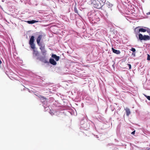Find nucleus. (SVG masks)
I'll use <instances>...</instances> for the list:
<instances>
[{
  "mask_svg": "<svg viewBox=\"0 0 150 150\" xmlns=\"http://www.w3.org/2000/svg\"><path fill=\"white\" fill-rule=\"evenodd\" d=\"M135 132V131H133V132H132L131 134H134Z\"/></svg>",
  "mask_w": 150,
  "mask_h": 150,
  "instance_id": "26",
  "label": "nucleus"
},
{
  "mask_svg": "<svg viewBox=\"0 0 150 150\" xmlns=\"http://www.w3.org/2000/svg\"><path fill=\"white\" fill-rule=\"evenodd\" d=\"M132 54L134 55V56H135V52H133V53H132Z\"/></svg>",
  "mask_w": 150,
  "mask_h": 150,
  "instance_id": "28",
  "label": "nucleus"
},
{
  "mask_svg": "<svg viewBox=\"0 0 150 150\" xmlns=\"http://www.w3.org/2000/svg\"><path fill=\"white\" fill-rule=\"evenodd\" d=\"M42 36V35H39L36 39L37 44L40 47L44 45H43L42 43L40 42Z\"/></svg>",
  "mask_w": 150,
  "mask_h": 150,
  "instance_id": "5",
  "label": "nucleus"
},
{
  "mask_svg": "<svg viewBox=\"0 0 150 150\" xmlns=\"http://www.w3.org/2000/svg\"><path fill=\"white\" fill-rule=\"evenodd\" d=\"M49 62L51 64L54 65H55L57 64V62L53 59L50 58L49 60Z\"/></svg>",
  "mask_w": 150,
  "mask_h": 150,
  "instance_id": "10",
  "label": "nucleus"
},
{
  "mask_svg": "<svg viewBox=\"0 0 150 150\" xmlns=\"http://www.w3.org/2000/svg\"><path fill=\"white\" fill-rule=\"evenodd\" d=\"M42 98H43L44 99H46V98H45L44 97H42Z\"/></svg>",
  "mask_w": 150,
  "mask_h": 150,
  "instance_id": "30",
  "label": "nucleus"
},
{
  "mask_svg": "<svg viewBox=\"0 0 150 150\" xmlns=\"http://www.w3.org/2000/svg\"><path fill=\"white\" fill-rule=\"evenodd\" d=\"M74 11L75 13H77L78 15H79L78 13V11L76 6H75L74 7Z\"/></svg>",
  "mask_w": 150,
  "mask_h": 150,
  "instance_id": "17",
  "label": "nucleus"
},
{
  "mask_svg": "<svg viewBox=\"0 0 150 150\" xmlns=\"http://www.w3.org/2000/svg\"><path fill=\"white\" fill-rule=\"evenodd\" d=\"M128 65L129 67V69H130L131 68V66L130 64H128Z\"/></svg>",
  "mask_w": 150,
  "mask_h": 150,
  "instance_id": "24",
  "label": "nucleus"
},
{
  "mask_svg": "<svg viewBox=\"0 0 150 150\" xmlns=\"http://www.w3.org/2000/svg\"><path fill=\"white\" fill-rule=\"evenodd\" d=\"M50 113L52 115L54 114L52 112L51 110H50Z\"/></svg>",
  "mask_w": 150,
  "mask_h": 150,
  "instance_id": "23",
  "label": "nucleus"
},
{
  "mask_svg": "<svg viewBox=\"0 0 150 150\" xmlns=\"http://www.w3.org/2000/svg\"><path fill=\"white\" fill-rule=\"evenodd\" d=\"M146 31V29H144L143 28L138 29L137 28H136L135 29V32L136 36L137 37V35L139 34L140 32H145Z\"/></svg>",
  "mask_w": 150,
  "mask_h": 150,
  "instance_id": "4",
  "label": "nucleus"
},
{
  "mask_svg": "<svg viewBox=\"0 0 150 150\" xmlns=\"http://www.w3.org/2000/svg\"><path fill=\"white\" fill-rule=\"evenodd\" d=\"M139 39L141 40H150V36L147 35H144V36L141 34H139Z\"/></svg>",
  "mask_w": 150,
  "mask_h": 150,
  "instance_id": "2",
  "label": "nucleus"
},
{
  "mask_svg": "<svg viewBox=\"0 0 150 150\" xmlns=\"http://www.w3.org/2000/svg\"><path fill=\"white\" fill-rule=\"evenodd\" d=\"M27 22L29 24H32L36 23L38 22V21H36L35 20H32L31 21H27Z\"/></svg>",
  "mask_w": 150,
  "mask_h": 150,
  "instance_id": "11",
  "label": "nucleus"
},
{
  "mask_svg": "<svg viewBox=\"0 0 150 150\" xmlns=\"http://www.w3.org/2000/svg\"><path fill=\"white\" fill-rule=\"evenodd\" d=\"M96 137L98 138V137L97 136H96Z\"/></svg>",
  "mask_w": 150,
  "mask_h": 150,
  "instance_id": "32",
  "label": "nucleus"
},
{
  "mask_svg": "<svg viewBox=\"0 0 150 150\" xmlns=\"http://www.w3.org/2000/svg\"><path fill=\"white\" fill-rule=\"evenodd\" d=\"M2 1L4 2V1H3V0H2Z\"/></svg>",
  "mask_w": 150,
  "mask_h": 150,
  "instance_id": "33",
  "label": "nucleus"
},
{
  "mask_svg": "<svg viewBox=\"0 0 150 150\" xmlns=\"http://www.w3.org/2000/svg\"><path fill=\"white\" fill-rule=\"evenodd\" d=\"M147 150H150V148L148 149Z\"/></svg>",
  "mask_w": 150,
  "mask_h": 150,
  "instance_id": "31",
  "label": "nucleus"
},
{
  "mask_svg": "<svg viewBox=\"0 0 150 150\" xmlns=\"http://www.w3.org/2000/svg\"><path fill=\"white\" fill-rule=\"evenodd\" d=\"M30 45L31 48L33 49V50L35 49V45L34 43H29Z\"/></svg>",
  "mask_w": 150,
  "mask_h": 150,
  "instance_id": "14",
  "label": "nucleus"
},
{
  "mask_svg": "<svg viewBox=\"0 0 150 150\" xmlns=\"http://www.w3.org/2000/svg\"><path fill=\"white\" fill-rule=\"evenodd\" d=\"M147 28V29H146V31H147V32L149 33V34L150 36V29H149L148 28Z\"/></svg>",
  "mask_w": 150,
  "mask_h": 150,
  "instance_id": "21",
  "label": "nucleus"
},
{
  "mask_svg": "<svg viewBox=\"0 0 150 150\" xmlns=\"http://www.w3.org/2000/svg\"><path fill=\"white\" fill-rule=\"evenodd\" d=\"M125 110L126 111V115L128 116L131 113L130 109L127 108H126Z\"/></svg>",
  "mask_w": 150,
  "mask_h": 150,
  "instance_id": "12",
  "label": "nucleus"
},
{
  "mask_svg": "<svg viewBox=\"0 0 150 150\" xmlns=\"http://www.w3.org/2000/svg\"><path fill=\"white\" fill-rule=\"evenodd\" d=\"M39 53L35 49L33 50V57H37V59H39L40 61H43L41 58H40L39 56Z\"/></svg>",
  "mask_w": 150,
  "mask_h": 150,
  "instance_id": "3",
  "label": "nucleus"
},
{
  "mask_svg": "<svg viewBox=\"0 0 150 150\" xmlns=\"http://www.w3.org/2000/svg\"><path fill=\"white\" fill-rule=\"evenodd\" d=\"M130 50L132 51V52H135L136 51L135 49L134 48H133V47H131V49H130Z\"/></svg>",
  "mask_w": 150,
  "mask_h": 150,
  "instance_id": "18",
  "label": "nucleus"
},
{
  "mask_svg": "<svg viewBox=\"0 0 150 150\" xmlns=\"http://www.w3.org/2000/svg\"><path fill=\"white\" fill-rule=\"evenodd\" d=\"M113 52L116 54H119L120 53V52L119 50H116L114 49L113 47L112 48Z\"/></svg>",
  "mask_w": 150,
  "mask_h": 150,
  "instance_id": "9",
  "label": "nucleus"
},
{
  "mask_svg": "<svg viewBox=\"0 0 150 150\" xmlns=\"http://www.w3.org/2000/svg\"><path fill=\"white\" fill-rule=\"evenodd\" d=\"M34 37L33 36H32L30 40L29 43H34Z\"/></svg>",
  "mask_w": 150,
  "mask_h": 150,
  "instance_id": "13",
  "label": "nucleus"
},
{
  "mask_svg": "<svg viewBox=\"0 0 150 150\" xmlns=\"http://www.w3.org/2000/svg\"><path fill=\"white\" fill-rule=\"evenodd\" d=\"M101 2V4L102 5V6H103V5L104 4V3L106 1L105 0H99Z\"/></svg>",
  "mask_w": 150,
  "mask_h": 150,
  "instance_id": "16",
  "label": "nucleus"
},
{
  "mask_svg": "<svg viewBox=\"0 0 150 150\" xmlns=\"http://www.w3.org/2000/svg\"><path fill=\"white\" fill-rule=\"evenodd\" d=\"M52 57L56 61H59L60 59V57L59 56H58L55 54H52Z\"/></svg>",
  "mask_w": 150,
  "mask_h": 150,
  "instance_id": "8",
  "label": "nucleus"
},
{
  "mask_svg": "<svg viewBox=\"0 0 150 150\" xmlns=\"http://www.w3.org/2000/svg\"><path fill=\"white\" fill-rule=\"evenodd\" d=\"M41 52L43 55H45L46 54V51L45 50V49L41 50Z\"/></svg>",
  "mask_w": 150,
  "mask_h": 150,
  "instance_id": "15",
  "label": "nucleus"
},
{
  "mask_svg": "<svg viewBox=\"0 0 150 150\" xmlns=\"http://www.w3.org/2000/svg\"><path fill=\"white\" fill-rule=\"evenodd\" d=\"M146 14L148 15H150V12H149L148 13H147Z\"/></svg>",
  "mask_w": 150,
  "mask_h": 150,
  "instance_id": "29",
  "label": "nucleus"
},
{
  "mask_svg": "<svg viewBox=\"0 0 150 150\" xmlns=\"http://www.w3.org/2000/svg\"><path fill=\"white\" fill-rule=\"evenodd\" d=\"M147 60L150 61V55L148 54L147 55Z\"/></svg>",
  "mask_w": 150,
  "mask_h": 150,
  "instance_id": "22",
  "label": "nucleus"
},
{
  "mask_svg": "<svg viewBox=\"0 0 150 150\" xmlns=\"http://www.w3.org/2000/svg\"><path fill=\"white\" fill-rule=\"evenodd\" d=\"M144 96L149 100H150V96H147L145 94H144Z\"/></svg>",
  "mask_w": 150,
  "mask_h": 150,
  "instance_id": "19",
  "label": "nucleus"
},
{
  "mask_svg": "<svg viewBox=\"0 0 150 150\" xmlns=\"http://www.w3.org/2000/svg\"><path fill=\"white\" fill-rule=\"evenodd\" d=\"M91 5L95 8L100 9L102 7L101 3L98 0H91Z\"/></svg>",
  "mask_w": 150,
  "mask_h": 150,
  "instance_id": "1",
  "label": "nucleus"
},
{
  "mask_svg": "<svg viewBox=\"0 0 150 150\" xmlns=\"http://www.w3.org/2000/svg\"><path fill=\"white\" fill-rule=\"evenodd\" d=\"M94 18H91V17H90L89 18L91 19V20L93 21H100V18L98 17L96 15H94Z\"/></svg>",
  "mask_w": 150,
  "mask_h": 150,
  "instance_id": "7",
  "label": "nucleus"
},
{
  "mask_svg": "<svg viewBox=\"0 0 150 150\" xmlns=\"http://www.w3.org/2000/svg\"><path fill=\"white\" fill-rule=\"evenodd\" d=\"M43 62L45 63H48V62L46 60H44V61H43Z\"/></svg>",
  "mask_w": 150,
  "mask_h": 150,
  "instance_id": "25",
  "label": "nucleus"
},
{
  "mask_svg": "<svg viewBox=\"0 0 150 150\" xmlns=\"http://www.w3.org/2000/svg\"><path fill=\"white\" fill-rule=\"evenodd\" d=\"M105 13L106 16H108V13H107L105 12Z\"/></svg>",
  "mask_w": 150,
  "mask_h": 150,
  "instance_id": "27",
  "label": "nucleus"
},
{
  "mask_svg": "<svg viewBox=\"0 0 150 150\" xmlns=\"http://www.w3.org/2000/svg\"><path fill=\"white\" fill-rule=\"evenodd\" d=\"M105 5L107 7H108L110 9V11L112 10V7L113 6V5L112 4L108 2L105 3Z\"/></svg>",
  "mask_w": 150,
  "mask_h": 150,
  "instance_id": "6",
  "label": "nucleus"
},
{
  "mask_svg": "<svg viewBox=\"0 0 150 150\" xmlns=\"http://www.w3.org/2000/svg\"><path fill=\"white\" fill-rule=\"evenodd\" d=\"M40 48L41 50H42L45 49V45L43 46H41V47H40Z\"/></svg>",
  "mask_w": 150,
  "mask_h": 150,
  "instance_id": "20",
  "label": "nucleus"
}]
</instances>
